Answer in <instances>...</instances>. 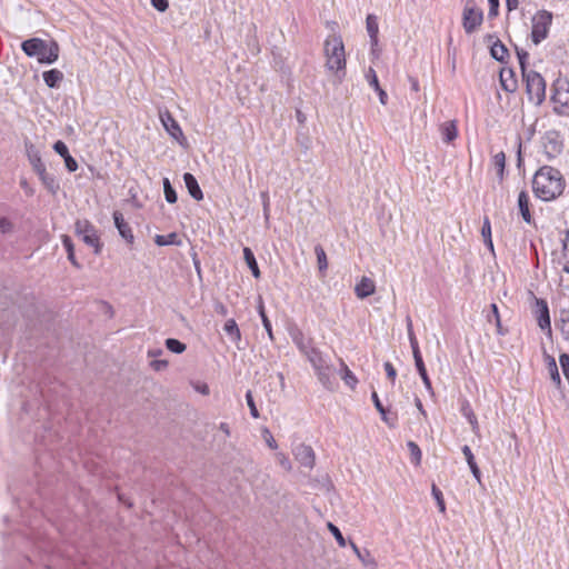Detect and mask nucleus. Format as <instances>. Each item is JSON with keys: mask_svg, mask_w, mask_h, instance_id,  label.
Wrapping results in <instances>:
<instances>
[{"mask_svg": "<svg viewBox=\"0 0 569 569\" xmlns=\"http://www.w3.org/2000/svg\"><path fill=\"white\" fill-rule=\"evenodd\" d=\"M43 81L49 88H57L59 83L63 80V73L62 71L58 69H51L48 71H44L43 74Z\"/></svg>", "mask_w": 569, "mask_h": 569, "instance_id": "obj_22", "label": "nucleus"}, {"mask_svg": "<svg viewBox=\"0 0 569 569\" xmlns=\"http://www.w3.org/2000/svg\"><path fill=\"white\" fill-rule=\"evenodd\" d=\"M518 207L522 219L527 223H532L533 219L529 210V194L526 190L520 191L518 194Z\"/></svg>", "mask_w": 569, "mask_h": 569, "instance_id": "obj_18", "label": "nucleus"}, {"mask_svg": "<svg viewBox=\"0 0 569 569\" xmlns=\"http://www.w3.org/2000/svg\"><path fill=\"white\" fill-rule=\"evenodd\" d=\"M383 368H385V371H386V373H387V377H388L392 382H395L396 377H397V371H396L395 367L392 366V363H391V362H389V361H386V362L383 363Z\"/></svg>", "mask_w": 569, "mask_h": 569, "instance_id": "obj_53", "label": "nucleus"}, {"mask_svg": "<svg viewBox=\"0 0 569 569\" xmlns=\"http://www.w3.org/2000/svg\"><path fill=\"white\" fill-rule=\"evenodd\" d=\"M243 258L249 267V269L252 272V276L258 279L260 278V270L257 263V260L254 258V254L252 250L248 247L243 248Z\"/></svg>", "mask_w": 569, "mask_h": 569, "instance_id": "obj_25", "label": "nucleus"}, {"mask_svg": "<svg viewBox=\"0 0 569 569\" xmlns=\"http://www.w3.org/2000/svg\"><path fill=\"white\" fill-rule=\"evenodd\" d=\"M461 450H462V453H463V456H465V458L467 460L468 466L477 463L476 460H475V456H473V453H472V451H471L469 446H467V445L463 446Z\"/></svg>", "mask_w": 569, "mask_h": 569, "instance_id": "obj_55", "label": "nucleus"}, {"mask_svg": "<svg viewBox=\"0 0 569 569\" xmlns=\"http://www.w3.org/2000/svg\"><path fill=\"white\" fill-rule=\"evenodd\" d=\"M490 308H491V313L487 316L488 321L489 322L495 321L498 335H503L498 306L496 303H491Z\"/></svg>", "mask_w": 569, "mask_h": 569, "instance_id": "obj_34", "label": "nucleus"}, {"mask_svg": "<svg viewBox=\"0 0 569 569\" xmlns=\"http://www.w3.org/2000/svg\"><path fill=\"white\" fill-rule=\"evenodd\" d=\"M547 362H548V370H549V373H550V378L551 380L557 385V386H560L561 383V378H560V375H559V371H558V366L556 363V360L553 357H548L547 358Z\"/></svg>", "mask_w": 569, "mask_h": 569, "instance_id": "obj_32", "label": "nucleus"}, {"mask_svg": "<svg viewBox=\"0 0 569 569\" xmlns=\"http://www.w3.org/2000/svg\"><path fill=\"white\" fill-rule=\"evenodd\" d=\"M291 339L297 348L302 352L306 357L309 355L310 350H315L316 347L312 346L311 340L307 339L303 333L299 329H295L290 332Z\"/></svg>", "mask_w": 569, "mask_h": 569, "instance_id": "obj_16", "label": "nucleus"}, {"mask_svg": "<svg viewBox=\"0 0 569 569\" xmlns=\"http://www.w3.org/2000/svg\"><path fill=\"white\" fill-rule=\"evenodd\" d=\"M323 53L327 70L335 72L341 79L346 73L347 66L342 38L337 34L329 36L323 44Z\"/></svg>", "mask_w": 569, "mask_h": 569, "instance_id": "obj_2", "label": "nucleus"}, {"mask_svg": "<svg viewBox=\"0 0 569 569\" xmlns=\"http://www.w3.org/2000/svg\"><path fill=\"white\" fill-rule=\"evenodd\" d=\"M192 387L197 392L203 396H207L210 392L209 386L206 382L197 381L192 383Z\"/></svg>", "mask_w": 569, "mask_h": 569, "instance_id": "obj_54", "label": "nucleus"}, {"mask_svg": "<svg viewBox=\"0 0 569 569\" xmlns=\"http://www.w3.org/2000/svg\"><path fill=\"white\" fill-rule=\"evenodd\" d=\"M315 252H316V256H317V261H318L319 270L320 271L326 270L328 268V261H327V256H326L325 250L322 249V247L317 246L315 248Z\"/></svg>", "mask_w": 569, "mask_h": 569, "instance_id": "obj_38", "label": "nucleus"}, {"mask_svg": "<svg viewBox=\"0 0 569 569\" xmlns=\"http://www.w3.org/2000/svg\"><path fill=\"white\" fill-rule=\"evenodd\" d=\"M12 230V223L8 218H0V232L8 233Z\"/></svg>", "mask_w": 569, "mask_h": 569, "instance_id": "obj_60", "label": "nucleus"}, {"mask_svg": "<svg viewBox=\"0 0 569 569\" xmlns=\"http://www.w3.org/2000/svg\"><path fill=\"white\" fill-rule=\"evenodd\" d=\"M460 411L462 413V416L468 420V422L470 423L471 426V429L472 431L478 435L479 433V423H478V419L471 408V405L469 403L468 400H463L462 403H461V408H460Z\"/></svg>", "mask_w": 569, "mask_h": 569, "instance_id": "obj_19", "label": "nucleus"}, {"mask_svg": "<svg viewBox=\"0 0 569 569\" xmlns=\"http://www.w3.org/2000/svg\"><path fill=\"white\" fill-rule=\"evenodd\" d=\"M154 242L157 246L163 247L170 244L179 246L181 241L176 232H171L168 234H156Z\"/></svg>", "mask_w": 569, "mask_h": 569, "instance_id": "obj_27", "label": "nucleus"}, {"mask_svg": "<svg viewBox=\"0 0 569 569\" xmlns=\"http://www.w3.org/2000/svg\"><path fill=\"white\" fill-rule=\"evenodd\" d=\"M258 309H259V315H260L263 328L266 329L269 339L272 341L274 338H273V333H272L271 322L264 312V307H263L262 302L259 305Z\"/></svg>", "mask_w": 569, "mask_h": 569, "instance_id": "obj_35", "label": "nucleus"}, {"mask_svg": "<svg viewBox=\"0 0 569 569\" xmlns=\"http://www.w3.org/2000/svg\"><path fill=\"white\" fill-rule=\"evenodd\" d=\"M113 221L116 228L118 229L120 236L129 243L132 244L134 241V236L131 227L128 222H126L123 214L120 211L113 212Z\"/></svg>", "mask_w": 569, "mask_h": 569, "instance_id": "obj_13", "label": "nucleus"}, {"mask_svg": "<svg viewBox=\"0 0 569 569\" xmlns=\"http://www.w3.org/2000/svg\"><path fill=\"white\" fill-rule=\"evenodd\" d=\"M552 13L548 10L537 11L531 19V40L535 44L542 42L549 34Z\"/></svg>", "mask_w": 569, "mask_h": 569, "instance_id": "obj_6", "label": "nucleus"}, {"mask_svg": "<svg viewBox=\"0 0 569 569\" xmlns=\"http://www.w3.org/2000/svg\"><path fill=\"white\" fill-rule=\"evenodd\" d=\"M366 79L369 86L372 87L373 89L380 88L379 80L373 68L368 69V71L366 72Z\"/></svg>", "mask_w": 569, "mask_h": 569, "instance_id": "obj_47", "label": "nucleus"}, {"mask_svg": "<svg viewBox=\"0 0 569 569\" xmlns=\"http://www.w3.org/2000/svg\"><path fill=\"white\" fill-rule=\"evenodd\" d=\"M166 347L173 353H182L186 350V345L173 338L166 340Z\"/></svg>", "mask_w": 569, "mask_h": 569, "instance_id": "obj_36", "label": "nucleus"}, {"mask_svg": "<svg viewBox=\"0 0 569 569\" xmlns=\"http://www.w3.org/2000/svg\"><path fill=\"white\" fill-rule=\"evenodd\" d=\"M328 529L333 535V537L337 540L339 547H341V548L346 547L347 542H346V539L342 536L340 529L337 526H335L333 523H331V522H328Z\"/></svg>", "mask_w": 569, "mask_h": 569, "instance_id": "obj_41", "label": "nucleus"}, {"mask_svg": "<svg viewBox=\"0 0 569 569\" xmlns=\"http://www.w3.org/2000/svg\"><path fill=\"white\" fill-rule=\"evenodd\" d=\"M526 81V90L528 98L536 106L543 102L546 98V81L540 73L530 70L522 74Z\"/></svg>", "mask_w": 569, "mask_h": 569, "instance_id": "obj_5", "label": "nucleus"}, {"mask_svg": "<svg viewBox=\"0 0 569 569\" xmlns=\"http://www.w3.org/2000/svg\"><path fill=\"white\" fill-rule=\"evenodd\" d=\"M490 54L495 60L503 62L508 57V49L500 40L497 39L491 44Z\"/></svg>", "mask_w": 569, "mask_h": 569, "instance_id": "obj_24", "label": "nucleus"}, {"mask_svg": "<svg viewBox=\"0 0 569 569\" xmlns=\"http://www.w3.org/2000/svg\"><path fill=\"white\" fill-rule=\"evenodd\" d=\"M223 331L232 342L241 340V332L234 319H228L223 326Z\"/></svg>", "mask_w": 569, "mask_h": 569, "instance_id": "obj_23", "label": "nucleus"}, {"mask_svg": "<svg viewBox=\"0 0 569 569\" xmlns=\"http://www.w3.org/2000/svg\"><path fill=\"white\" fill-rule=\"evenodd\" d=\"M407 446H408V448L410 450V453H411V456L413 458L415 463L419 465L420 461H421V450H420L419 446L416 442H413V441H409L407 443Z\"/></svg>", "mask_w": 569, "mask_h": 569, "instance_id": "obj_44", "label": "nucleus"}, {"mask_svg": "<svg viewBox=\"0 0 569 569\" xmlns=\"http://www.w3.org/2000/svg\"><path fill=\"white\" fill-rule=\"evenodd\" d=\"M516 51H517V57L519 60V64H520L522 74H523L525 72H528L527 71V60L529 58V53L526 50L519 49V48H516Z\"/></svg>", "mask_w": 569, "mask_h": 569, "instance_id": "obj_45", "label": "nucleus"}, {"mask_svg": "<svg viewBox=\"0 0 569 569\" xmlns=\"http://www.w3.org/2000/svg\"><path fill=\"white\" fill-rule=\"evenodd\" d=\"M74 231L87 246L93 248L96 254L101 252L102 244L97 229L89 220H77L74 223Z\"/></svg>", "mask_w": 569, "mask_h": 569, "instance_id": "obj_7", "label": "nucleus"}, {"mask_svg": "<svg viewBox=\"0 0 569 569\" xmlns=\"http://www.w3.org/2000/svg\"><path fill=\"white\" fill-rule=\"evenodd\" d=\"M262 436H263V439L267 443V446L272 449V450H276L278 448V443L277 441L274 440L273 436L271 435V432L269 431V429H263L262 431Z\"/></svg>", "mask_w": 569, "mask_h": 569, "instance_id": "obj_50", "label": "nucleus"}, {"mask_svg": "<svg viewBox=\"0 0 569 569\" xmlns=\"http://www.w3.org/2000/svg\"><path fill=\"white\" fill-rule=\"evenodd\" d=\"M276 459L278 461V463L286 470V471H291L292 470V463L290 461V459L288 458V456L283 452H278L276 455Z\"/></svg>", "mask_w": 569, "mask_h": 569, "instance_id": "obj_46", "label": "nucleus"}, {"mask_svg": "<svg viewBox=\"0 0 569 569\" xmlns=\"http://www.w3.org/2000/svg\"><path fill=\"white\" fill-rule=\"evenodd\" d=\"M341 379L347 386H349L351 389H355L358 383L357 377L343 361H341Z\"/></svg>", "mask_w": 569, "mask_h": 569, "instance_id": "obj_30", "label": "nucleus"}, {"mask_svg": "<svg viewBox=\"0 0 569 569\" xmlns=\"http://www.w3.org/2000/svg\"><path fill=\"white\" fill-rule=\"evenodd\" d=\"M183 181L186 183V187L190 193V196L194 199V200H202L203 198V193L198 184V181L197 179L194 178L193 174L189 173V172H186L183 174Z\"/></svg>", "mask_w": 569, "mask_h": 569, "instance_id": "obj_17", "label": "nucleus"}, {"mask_svg": "<svg viewBox=\"0 0 569 569\" xmlns=\"http://www.w3.org/2000/svg\"><path fill=\"white\" fill-rule=\"evenodd\" d=\"M559 363L562 369L563 375L569 378V355L568 353H561L559 356Z\"/></svg>", "mask_w": 569, "mask_h": 569, "instance_id": "obj_52", "label": "nucleus"}, {"mask_svg": "<svg viewBox=\"0 0 569 569\" xmlns=\"http://www.w3.org/2000/svg\"><path fill=\"white\" fill-rule=\"evenodd\" d=\"M67 169L70 172H74L78 169V163L76 159H73L70 153L63 158Z\"/></svg>", "mask_w": 569, "mask_h": 569, "instance_id": "obj_58", "label": "nucleus"}, {"mask_svg": "<svg viewBox=\"0 0 569 569\" xmlns=\"http://www.w3.org/2000/svg\"><path fill=\"white\" fill-rule=\"evenodd\" d=\"M151 4L159 12H164L169 7L168 0H151Z\"/></svg>", "mask_w": 569, "mask_h": 569, "instance_id": "obj_56", "label": "nucleus"}, {"mask_svg": "<svg viewBox=\"0 0 569 569\" xmlns=\"http://www.w3.org/2000/svg\"><path fill=\"white\" fill-rule=\"evenodd\" d=\"M160 120L166 131L176 140L184 139L183 132L177 120L169 111L160 112Z\"/></svg>", "mask_w": 569, "mask_h": 569, "instance_id": "obj_12", "label": "nucleus"}, {"mask_svg": "<svg viewBox=\"0 0 569 569\" xmlns=\"http://www.w3.org/2000/svg\"><path fill=\"white\" fill-rule=\"evenodd\" d=\"M26 153H27L28 160L36 173L46 169V166L41 159L40 151L36 148V146L33 143H31V142L26 143Z\"/></svg>", "mask_w": 569, "mask_h": 569, "instance_id": "obj_14", "label": "nucleus"}, {"mask_svg": "<svg viewBox=\"0 0 569 569\" xmlns=\"http://www.w3.org/2000/svg\"><path fill=\"white\" fill-rule=\"evenodd\" d=\"M545 148L547 150V153L549 154H557L561 152L562 143L557 141L556 139H548V142L545 144Z\"/></svg>", "mask_w": 569, "mask_h": 569, "instance_id": "obj_42", "label": "nucleus"}, {"mask_svg": "<svg viewBox=\"0 0 569 569\" xmlns=\"http://www.w3.org/2000/svg\"><path fill=\"white\" fill-rule=\"evenodd\" d=\"M246 400H247V405L250 409V415L253 417V418H258L259 417V412H258V409L256 407V403H254V400H253V397H252V392L250 390L247 391L246 393Z\"/></svg>", "mask_w": 569, "mask_h": 569, "instance_id": "obj_48", "label": "nucleus"}, {"mask_svg": "<svg viewBox=\"0 0 569 569\" xmlns=\"http://www.w3.org/2000/svg\"><path fill=\"white\" fill-rule=\"evenodd\" d=\"M53 150L62 158H64L69 154V149H68L67 144L61 140H58L54 142Z\"/></svg>", "mask_w": 569, "mask_h": 569, "instance_id": "obj_51", "label": "nucleus"}, {"mask_svg": "<svg viewBox=\"0 0 569 569\" xmlns=\"http://www.w3.org/2000/svg\"><path fill=\"white\" fill-rule=\"evenodd\" d=\"M295 459L300 463L301 467L312 469L316 463V453L313 449L305 443H299L292 450Z\"/></svg>", "mask_w": 569, "mask_h": 569, "instance_id": "obj_10", "label": "nucleus"}, {"mask_svg": "<svg viewBox=\"0 0 569 569\" xmlns=\"http://www.w3.org/2000/svg\"><path fill=\"white\" fill-rule=\"evenodd\" d=\"M483 22V11L471 0H468L462 10V28L467 34L476 32Z\"/></svg>", "mask_w": 569, "mask_h": 569, "instance_id": "obj_9", "label": "nucleus"}, {"mask_svg": "<svg viewBox=\"0 0 569 569\" xmlns=\"http://www.w3.org/2000/svg\"><path fill=\"white\" fill-rule=\"evenodd\" d=\"M481 236L483 241H489L491 238V223L488 217H485L481 228Z\"/></svg>", "mask_w": 569, "mask_h": 569, "instance_id": "obj_49", "label": "nucleus"}, {"mask_svg": "<svg viewBox=\"0 0 569 569\" xmlns=\"http://www.w3.org/2000/svg\"><path fill=\"white\" fill-rule=\"evenodd\" d=\"M366 27L368 34L373 43H377L378 41V32H379V26H378V19L373 14H368L366 19Z\"/></svg>", "mask_w": 569, "mask_h": 569, "instance_id": "obj_26", "label": "nucleus"}, {"mask_svg": "<svg viewBox=\"0 0 569 569\" xmlns=\"http://www.w3.org/2000/svg\"><path fill=\"white\" fill-rule=\"evenodd\" d=\"M22 51L39 63L51 64L59 58V46L56 41L47 42L40 38H31L21 43Z\"/></svg>", "mask_w": 569, "mask_h": 569, "instance_id": "obj_3", "label": "nucleus"}, {"mask_svg": "<svg viewBox=\"0 0 569 569\" xmlns=\"http://www.w3.org/2000/svg\"><path fill=\"white\" fill-rule=\"evenodd\" d=\"M411 350H412V356H413V359H415V365L423 362L422 356H421V352H420V349H419V345L411 347Z\"/></svg>", "mask_w": 569, "mask_h": 569, "instance_id": "obj_61", "label": "nucleus"}, {"mask_svg": "<svg viewBox=\"0 0 569 569\" xmlns=\"http://www.w3.org/2000/svg\"><path fill=\"white\" fill-rule=\"evenodd\" d=\"M163 191H164L166 200L169 203L177 202V193H176L174 189L172 188L168 178L163 179Z\"/></svg>", "mask_w": 569, "mask_h": 569, "instance_id": "obj_37", "label": "nucleus"}, {"mask_svg": "<svg viewBox=\"0 0 569 569\" xmlns=\"http://www.w3.org/2000/svg\"><path fill=\"white\" fill-rule=\"evenodd\" d=\"M375 91L378 93L379 96V100H380V103L386 106L387 104V101H388V94L387 92L380 87L379 89H375Z\"/></svg>", "mask_w": 569, "mask_h": 569, "instance_id": "obj_63", "label": "nucleus"}, {"mask_svg": "<svg viewBox=\"0 0 569 569\" xmlns=\"http://www.w3.org/2000/svg\"><path fill=\"white\" fill-rule=\"evenodd\" d=\"M489 2V18H495L498 16V9H499V0H488Z\"/></svg>", "mask_w": 569, "mask_h": 569, "instance_id": "obj_59", "label": "nucleus"}, {"mask_svg": "<svg viewBox=\"0 0 569 569\" xmlns=\"http://www.w3.org/2000/svg\"><path fill=\"white\" fill-rule=\"evenodd\" d=\"M371 398H372V401H373V403H375L376 409H377V410L379 411V413L381 415V419H382L385 422H387L390 427H393V426H395V425H393V422L388 421V420L386 419V409H385V407L382 406V403H381V401H380V399H379V397H378V395H377V392H376V391H373V392H372Z\"/></svg>", "mask_w": 569, "mask_h": 569, "instance_id": "obj_39", "label": "nucleus"}, {"mask_svg": "<svg viewBox=\"0 0 569 569\" xmlns=\"http://www.w3.org/2000/svg\"><path fill=\"white\" fill-rule=\"evenodd\" d=\"M39 179L41 180L44 188L52 194H56L59 190V184L56 180V178L47 172V169H43L42 171L37 172Z\"/></svg>", "mask_w": 569, "mask_h": 569, "instance_id": "obj_20", "label": "nucleus"}, {"mask_svg": "<svg viewBox=\"0 0 569 569\" xmlns=\"http://www.w3.org/2000/svg\"><path fill=\"white\" fill-rule=\"evenodd\" d=\"M350 547L353 550V552L356 553V556L358 557V559L365 566H373V565H376V562H375L373 558L371 557V553H370L369 550H365V552H362L353 541H350Z\"/></svg>", "mask_w": 569, "mask_h": 569, "instance_id": "obj_29", "label": "nucleus"}, {"mask_svg": "<svg viewBox=\"0 0 569 569\" xmlns=\"http://www.w3.org/2000/svg\"><path fill=\"white\" fill-rule=\"evenodd\" d=\"M492 162L498 170V173L502 176L506 164V156L503 152H498L493 156Z\"/></svg>", "mask_w": 569, "mask_h": 569, "instance_id": "obj_43", "label": "nucleus"}, {"mask_svg": "<svg viewBox=\"0 0 569 569\" xmlns=\"http://www.w3.org/2000/svg\"><path fill=\"white\" fill-rule=\"evenodd\" d=\"M441 136L445 142H452L458 136L456 121H447L440 126Z\"/></svg>", "mask_w": 569, "mask_h": 569, "instance_id": "obj_21", "label": "nucleus"}, {"mask_svg": "<svg viewBox=\"0 0 569 569\" xmlns=\"http://www.w3.org/2000/svg\"><path fill=\"white\" fill-rule=\"evenodd\" d=\"M566 180L562 173L551 167L542 166L533 176L532 190L542 201H552L563 193Z\"/></svg>", "mask_w": 569, "mask_h": 569, "instance_id": "obj_1", "label": "nucleus"}, {"mask_svg": "<svg viewBox=\"0 0 569 569\" xmlns=\"http://www.w3.org/2000/svg\"><path fill=\"white\" fill-rule=\"evenodd\" d=\"M61 240H62V244H63L67 253L68 254L69 253L72 254V252H74V247H73V242H72L71 238L69 236H67V234H63L61 237Z\"/></svg>", "mask_w": 569, "mask_h": 569, "instance_id": "obj_57", "label": "nucleus"}, {"mask_svg": "<svg viewBox=\"0 0 569 569\" xmlns=\"http://www.w3.org/2000/svg\"><path fill=\"white\" fill-rule=\"evenodd\" d=\"M473 477L476 478V480L480 483L481 482V472H480V469L478 467L477 463H473L471 466H469Z\"/></svg>", "mask_w": 569, "mask_h": 569, "instance_id": "obj_64", "label": "nucleus"}, {"mask_svg": "<svg viewBox=\"0 0 569 569\" xmlns=\"http://www.w3.org/2000/svg\"><path fill=\"white\" fill-rule=\"evenodd\" d=\"M306 358L312 366L315 373L323 388L330 391L333 390L336 387L335 369L323 353L316 348L315 350H310Z\"/></svg>", "mask_w": 569, "mask_h": 569, "instance_id": "obj_4", "label": "nucleus"}, {"mask_svg": "<svg viewBox=\"0 0 569 569\" xmlns=\"http://www.w3.org/2000/svg\"><path fill=\"white\" fill-rule=\"evenodd\" d=\"M553 110L559 116H569V81L558 78L553 82Z\"/></svg>", "mask_w": 569, "mask_h": 569, "instance_id": "obj_8", "label": "nucleus"}, {"mask_svg": "<svg viewBox=\"0 0 569 569\" xmlns=\"http://www.w3.org/2000/svg\"><path fill=\"white\" fill-rule=\"evenodd\" d=\"M559 330L562 338L569 341V308L560 311Z\"/></svg>", "mask_w": 569, "mask_h": 569, "instance_id": "obj_28", "label": "nucleus"}, {"mask_svg": "<svg viewBox=\"0 0 569 569\" xmlns=\"http://www.w3.org/2000/svg\"><path fill=\"white\" fill-rule=\"evenodd\" d=\"M535 316L539 328L543 331L551 333V321L549 315V307L546 300L536 299Z\"/></svg>", "mask_w": 569, "mask_h": 569, "instance_id": "obj_11", "label": "nucleus"}, {"mask_svg": "<svg viewBox=\"0 0 569 569\" xmlns=\"http://www.w3.org/2000/svg\"><path fill=\"white\" fill-rule=\"evenodd\" d=\"M416 368H417V371L427 389V391L430 393V395H433V388H432V385H431V380L427 373V369H426V366H425V362H420V363H417L415 365Z\"/></svg>", "mask_w": 569, "mask_h": 569, "instance_id": "obj_31", "label": "nucleus"}, {"mask_svg": "<svg viewBox=\"0 0 569 569\" xmlns=\"http://www.w3.org/2000/svg\"><path fill=\"white\" fill-rule=\"evenodd\" d=\"M411 350H412V356H413V359H415V365L423 362L422 356H421V352H420V349H419V345L411 347Z\"/></svg>", "mask_w": 569, "mask_h": 569, "instance_id": "obj_62", "label": "nucleus"}, {"mask_svg": "<svg viewBox=\"0 0 569 569\" xmlns=\"http://www.w3.org/2000/svg\"><path fill=\"white\" fill-rule=\"evenodd\" d=\"M431 493H432L433 498L437 501L439 511L443 513L446 511V503H445V500H443L442 492L440 491V489L436 485H432Z\"/></svg>", "mask_w": 569, "mask_h": 569, "instance_id": "obj_40", "label": "nucleus"}, {"mask_svg": "<svg viewBox=\"0 0 569 569\" xmlns=\"http://www.w3.org/2000/svg\"><path fill=\"white\" fill-rule=\"evenodd\" d=\"M507 72L509 74V78H505V74H506L505 70H502L500 72V82H501L503 90H506L508 92H513L516 89V81L512 79L513 73L511 70H508Z\"/></svg>", "mask_w": 569, "mask_h": 569, "instance_id": "obj_33", "label": "nucleus"}, {"mask_svg": "<svg viewBox=\"0 0 569 569\" xmlns=\"http://www.w3.org/2000/svg\"><path fill=\"white\" fill-rule=\"evenodd\" d=\"M376 291L375 281L368 277H362L355 287V293L359 299H365Z\"/></svg>", "mask_w": 569, "mask_h": 569, "instance_id": "obj_15", "label": "nucleus"}]
</instances>
